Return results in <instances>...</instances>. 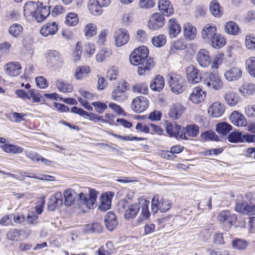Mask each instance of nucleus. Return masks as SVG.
Instances as JSON below:
<instances>
[{"mask_svg":"<svg viewBox=\"0 0 255 255\" xmlns=\"http://www.w3.org/2000/svg\"><path fill=\"white\" fill-rule=\"evenodd\" d=\"M118 76V70L116 67L113 66L107 72V78L110 81L115 80Z\"/></svg>","mask_w":255,"mask_h":255,"instance_id":"nucleus-63","label":"nucleus"},{"mask_svg":"<svg viewBox=\"0 0 255 255\" xmlns=\"http://www.w3.org/2000/svg\"><path fill=\"white\" fill-rule=\"evenodd\" d=\"M196 59L199 65L203 67H206L211 62L209 52L205 49H200L196 55Z\"/></svg>","mask_w":255,"mask_h":255,"instance_id":"nucleus-21","label":"nucleus"},{"mask_svg":"<svg viewBox=\"0 0 255 255\" xmlns=\"http://www.w3.org/2000/svg\"><path fill=\"white\" fill-rule=\"evenodd\" d=\"M218 219L221 224L230 227L236 221L237 216L229 210H224L219 214Z\"/></svg>","mask_w":255,"mask_h":255,"instance_id":"nucleus-11","label":"nucleus"},{"mask_svg":"<svg viewBox=\"0 0 255 255\" xmlns=\"http://www.w3.org/2000/svg\"><path fill=\"white\" fill-rule=\"evenodd\" d=\"M79 18L76 13L70 12L66 16L65 23L70 26H75L78 24Z\"/></svg>","mask_w":255,"mask_h":255,"instance_id":"nucleus-51","label":"nucleus"},{"mask_svg":"<svg viewBox=\"0 0 255 255\" xmlns=\"http://www.w3.org/2000/svg\"><path fill=\"white\" fill-rule=\"evenodd\" d=\"M3 150L7 153H19L23 151V148L20 146L13 144H5L2 147Z\"/></svg>","mask_w":255,"mask_h":255,"instance_id":"nucleus-50","label":"nucleus"},{"mask_svg":"<svg viewBox=\"0 0 255 255\" xmlns=\"http://www.w3.org/2000/svg\"><path fill=\"white\" fill-rule=\"evenodd\" d=\"M224 98L227 104L230 107L235 106L240 101L239 96L233 89H230L225 93Z\"/></svg>","mask_w":255,"mask_h":255,"instance_id":"nucleus-19","label":"nucleus"},{"mask_svg":"<svg viewBox=\"0 0 255 255\" xmlns=\"http://www.w3.org/2000/svg\"><path fill=\"white\" fill-rule=\"evenodd\" d=\"M132 90L133 92H138L139 93L145 94L147 93L148 87L144 83H139L132 87Z\"/></svg>","mask_w":255,"mask_h":255,"instance_id":"nucleus-59","label":"nucleus"},{"mask_svg":"<svg viewBox=\"0 0 255 255\" xmlns=\"http://www.w3.org/2000/svg\"><path fill=\"white\" fill-rule=\"evenodd\" d=\"M169 34L171 38H175L181 32V28L180 24L175 18L170 19L168 21Z\"/></svg>","mask_w":255,"mask_h":255,"instance_id":"nucleus-28","label":"nucleus"},{"mask_svg":"<svg viewBox=\"0 0 255 255\" xmlns=\"http://www.w3.org/2000/svg\"><path fill=\"white\" fill-rule=\"evenodd\" d=\"M203 82L204 84L210 89L219 90L223 87L222 80L217 73L207 74Z\"/></svg>","mask_w":255,"mask_h":255,"instance_id":"nucleus-4","label":"nucleus"},{"mask_svg":"<svg viewBox=\"0 0 255 255\" xmlns=\"http://www.w3.org/2000/svg\"><path fill=\"white\" fill-rule=\"evenodd\" d=\"M197 30L195 26L187 23L184 26V35L186 39L193 40L196 36Z\"/></svg>","mask_w":255,"mask_h":255,"instance_id":"nucleus-34","label":"nucleus"},{"mask_svg":"<svg viewBox=\"0 0 255 255\" xmlns=\"http://www.w3.org/2000/svg\"><path fill=\"white\" fill-rule=\"evenodd\" d=\"M128 88V84L126 82H124L121 85H119L112 92V99L119 103L125 101L128 98L126 91Z\"/></svg>","mask_w":255,"mask_h":255,"instance_id":"nucleus-8","label":"nucleus"},{"mask_svg":"<svg viewBox=\"0 0 255 255\" xmlns=\"http://www.w3.org/2000/svg\"><path fill=\"white\" fill-rule=\"evenodd\" d=\"M112 54V51L111 49L109 48L102 49L96 55V60L98 62H102Z\"/></svg>","mask_w":255,"mask_h":255,"instance_id":"nucleus-46","label":"nucleus"},{"mask_svg":"<svg viewBox=\"0 0 255 255\" xmlns=\"http://www.w3.org/2000/svg\"><path fill=\"white\" fill-rule=\"evenodd\" d=\"M165 23L164 15L160 13H155L150 18L148 22L149 29L156 30L162 27Z\"/></svg>","mask_w":255,"mask_h":255,"instance_id":"nucleus-12","label":"nucleus"},{"mask_svg":"<svg viewBox=\"0 0 255 255\" xmlns=\"http://www.w3.org/2000/svg\"><path fill=\"white\" fill-rule=\"evenodd\" d=\"M22 30V27L21 25L14 23L11 25L9 28V33L13 37L17 36Z\"/></svg>","mask_w":255,"mask_h":255,"instance_id":"nucleus-58","label":"nucleus"},{"mask_svg":"<svg viewBox=\"0 0 255 255\" xmlns=\"http://www.w3.org/2000/svg\"><path fill=\"white\" fill-rule=\"evenodd\" d=\"M229 141L232 143L240 142L243 141L242 133L239 131H234L231 132L228 136Z\"/></svg>","mask_w":255,"mask_h":255,"instance_id":"nucleus-54","label":"nucleus"},{"mask_svg":"<svg viewBox=\"0 0 255 255\" xmlns=\"http://www.w3.org/2000/svg\"><path fill=\"white\" fill-rule=\"evenodd\" d=\"M198 208L202 210H211L212 208V199L211 197L205 198L198 203Z\"/></svg>","mask_w":255,"mask_h":255,"instance_id":"nucleus-56","label":"nucleus"},{"mask_svg":"<svg viewBox=\"0 0 255 255\" xmlns=\"http://www.w3.org/2000/svg\"><path fill=\"white\" fill-rule=\"evenodd\" d=\"M104 221L107 229L111 231H113L118 225L117 217L112 212L107 213L105 216Z\"/></svg>","mask_w":255,"mask_h":255,"instance_id":"nucleus-30","label":"nucleus"},{"mask_svg":"<svg viewBox=\"0 0 255 255\" xmlns=\"http://www.w3.org/2000/svg\"><path fill=\"white\" fill-rule=\"evenodd\" d=\"M155 4L154 0H139L138 6L141 8H150L154 6Z\"/></svg>","mask_w":255,"mask_h":255,"instance_id":"nucleus-61","label":"nucleus"},{"mask_svg":"<svg viewBox=\"0 0 255 255\" xmlns=\"http://www.w3.org/2000/svg\"><path fill=\"white\" fill-rule=\"evenodd\" d=\"M46 61L51 63L52 65L55 66L58 64L61 61L59 53L55 50H49L46 55Z\"/></svg>","mask_w":255,"mask_h":255,"instance_id":"nucleus-35","label":"nucleus"},{"mask_svg":"<svg viewBox=\"0 0 255 255\" xmlns=\"http://www.w3.org/2000/svg\"><path fill=\"white\" fill-rule=\"evenodd\" d=\"M21 71V66L18 62H13L6 65V74L11 76H17Z\"/></svg>","mask_w":255,"mask_h":255,"instance_id":"nucleus-29","label":"nucleus"},{"mask_svg":"<svg viewBox=\"0 0 255 255\" xmlns=\"http://www.w3.org/2000/svg\"><path fill=\"white\" fill-rule=\"evenodd\" d=\"M232 245L234 249L243 251L249 246V242L245 240L236 239L232 242Z\"/></svg>","mask_w":255,"mask_h":255,"instance_id":"nucleus-43","label":"nucleus"},{"mask_svg":"<svg viewBox=\"0 0 255 255\" xmlns=\"http://www.w3.org/2000/svg\"><path fill=\"white\" fill-rule=\"evenodd\" d=\"M22 230L17 229H10L6 233L7 238L10 241H18L21 235Z\"/></svg>","mask_w":255,"mask_h":255,"instance_id":"nucleus-44","label":"nucleus"},{"mask_svg":"<svg viewBox=\"0 0 255 255\" xmlns=\"http://www.w3.org/2000/svg\"><path fill=\"white\" fill-rule=\"evenodd\" d=\"M186 48V45L183 39H177L172 42L170 48V52L173 53L176 50H183Z\"/></svg>","mask_w":255,"mask_h":255,"instance_id":"nucleus-48","label":"nucleus"},{"mask_svg":"<svg viewBox=\"0 0 255 255\" xmlns=\"http://www.w3.org/2000/svg\"><path fill=\"white\" fill-rule=\"evenodd\" d=\"M210 10L215 16L219 17L221 15L219 8V3L216 0H213L210 2Z\"/></svg>","mask_w":255,"mask_h":255,"instance_id":"nucleus-52","label":"nucleus"},{"mask_svg":"<svg viewBox=\"0 0 255 255\" xmlns=\"http://www.w3.org/2000/svg\"><path fill=\"white\" fill-rule=\"evenodd\" d=\"M240 91L244 96L252 95L255 91V85L253 84L244 85L240 88Z\"/></svg>","mask_w":255,"mask_h":255,"instance_id":"nucleus-55","label":"nucleus"},{"mask_svg":"<svg viewBox=\"0 0 255 255\" xmlns=\"http://www.w3.org/2000/svg\"><path fill=\"white\" fill-rule=\"evenodd\" d=\"M35 19L38 22H40L44 20L46 17L48 16L50 13V7L44 6L43 3L41 2L38 5L35 12Z\"/></svg>","mask_w":255,"mask_h":255,"instance_id":"nucleus-22","label":"nucleus"},{"mask_svg":"<svg viewBox=\"0 0 255 255\" xmlns=\"http://www.w3.org/2000/svg\"><path fill=\"white\" fill-rule=\"evenodd\" d=\"M215 48H220L226 43L224 38L220 34H216L208 43Z\"/></svg>","mask_w":255,"mask_h":255,"instance_id":"nucleus-40","label":"nucleus"},{"mask_svg":"<svg viewBox=\"0 0 255 255\" xmlns=\"http://www.w3.org/2000/svg\"><path fill=\"white\" fill-rule=\"evenodd\" d=\"M97 26L94 23H89L86 25L84 28L85 35L88 37H92L96 35Z\"/></svg>","mask_w":255,"mask_h":255,"instance_id":"nucleus-57","label":"nucleus"},{"mask_svg":"<svg viewBox=\"0 0 255 255\" xmlns=\"http://www.w3.org/2000/svg\"><path fill=\"white\" fill-rule=\"evenodd\" d=\"M166 79L170 88L174 93L179 94L183 91L184 79L180 75L174 73H169Z\"/></svg>","mask_w":255,"mask_h":255,"instance_id":"nucleus-3","label":"nucleus"},{"mask_svg":"<svg viewBox=\"0 0 255 255\" xmlns=\"http://www.w3.org/2000/svg\"><path fill=\"white\" fill-rule=\"evenodd\" d=\"M90 72V68L88 66H78L76 68L75 71V78L78 80H82L86 77Z\"/></svg>","mask_w":255,"mask_h":255,"instance_id":"nucleus-41","label":"nucleus"},{"mask_svg":"<svg viewBox=\"0 0 255 255\" xmlns=\"http://www.w3.org/2000/svg\"><path fill=\"white\" fill-rule=\"evenodd\" d=\"M166 42V37L163 34L154 36L152 39V43L156 47H161L164 46Z\"/></svg>","mask_w":255,"mask_h":255,"instance_id":"nucleus-49","label":"nucleus"},{"mask_svg":"<svg viewBox=\"0 0 255 255\" xmlns=\"http://www.w3.org/2000/svg\"><path fill=\"white\" fill-rule=\"evenodd\" d=\"M232 129V126L226 123H219L216 125V131L223 135H226Z\"/></svg>","mask_w":255,"mask_h":255,"instance_id":"nucleus-47","label":"nucleus"},{"mask_svg":"<svg viewBox=\"0 0 255 255\" xmlns=\"http://www.w3.org/2000/svg\"><path fill=\"white\" fill-rule=\"evenodd\" d=\"M231 122L236 126L242 127L246 125L247 121L245 117L238 111H234L230 116Z\"/></svg>","mask_w":255,"mask_h":255,"instance_id":"nucleus-32","label":"nucleus"},{"mask_svg":"<svg viewBox=\"0 0 255 255\" xmlns=\"http://www.w3.org/2000/svg\"><path fill=\"white\" fill-rule=\"evenodd\" d=\"M216 27L211 24L205 25L201 31V37L205 42L209 43L210 40L217 33Z\"/></svg>","mask_w":255,"mask_h":255,"instance_id":"nucleus-17","label":"nucleus"},{"mask_svg":"<svg viewBox=\"0 0 255 255\" xmlns=\"http://www.w3.org/2000/svg\"><path fill=\"white\" fill-rule=\"evenodd\" d=\"M206 93L200 87H195L190 96V100L194 104H199L203 102Z\"/></svg>","mask_w":255,"mask_h":255,"instance_id":"nucleus-23","label":"nucleus"},{"mask_svg":"<svg viewBox=\"0 0 255 255\" xmlns=\"http://www.w3.org/2000/svg\"><path fill=\"white\" fill-rule=\"evenodd\" d=\"M62 204V194L60 192H57L49 198L47 207L49 210L54 211Z\"/></svg>","mask_w":255,"mask_h":255,"instance_id":"nucleus-20","label":"nucleus"},{"mask_svg":"<svg viewBox=\"0 0 255 255\" xmlns=\"http://www.w3.org/2000/svg\"><path fill=\"white\" fill-rule=\"evenodd\" d=\"M148 107V100L144 96H138L134 98L131 104V109L136 113L144 111Z\"/></svg>","mask_w":255,"mask_h":255,"instance_id":"nucleus-10","label":"nucleus"},{"mask_svg":"<svg viewBox=\"0 0 255 255\" xmlns=\"http://www.w3.org/2000/svg\"><path fill=\"white\" fill-rule=\"evenodd\" d=\"M58 25L55 22H49L44 25L40 29V33L44 36L55 34L58 31Z\"/></svg>","mask_w":255,"mask_h":255,"instance_id":"nucleus-31","label":"nucleus"},{"mask_svg":"<svg viewBox=\"0 0 255 255\" xmlns=\"http://www.w3.org/2000/svg\"><path fill=\"white\" fill-rule=\"evenodd\" d=\"M114 195L113 193L109 192L101 196L100 198L101 204L99 207L100 210L105 211L110 209L111 205L112 199Z\"/></svg>","mask_w":255,"mask_h":255,"instance_id":"nucleus-27","label":"nucleus"},{"mask_svg":"<svg viewBox=\"0 0 255 255\" xmlns=\"http://www.w3.org/2000/svg\"><path fill=\"white\" fill-rule=\"evenodd\" d=\"M139 203L136 202L132 204L128 203V200L125 198L120 200L117 205V210L121 213H124L126 219L134 218L140 209Z\"/></svg>","mask_w":255,"mask_h":255,"instance_id":"nucleus-2","label":"nucleus"},{"mask_svg":"<svg viewBox=\"0 0 255 255\" xmlns=\"http://www.w3.org/2000/svg\"><path fill=\"white\" fill-rule=\"evenodd\" d=\"M246 67L248 68L250 74L255 77V57H250L246 61Z\"/></svg>","mask_w":255,"mask_h":255,"instance_id":"nucleus-53","label":"nucleus"},{"mask_svg":"<svg viewBox=\"0 0 255 255\" xmlns=\"http://www.w3.org/2000/svg\"><path fill=\"white\" fill-rule=\"evenodd\" d=\"M183 131L185 134L186 138H181L182 139H188L190 137H195L199 133V127L195 125H188L186 128L183 127Z\"/></svg>","mask_w":255,"mask_h":255,"instance_id":"nucleus-33","label":"nucleus"},{"mask_svg":"<svg viewBox=\"0 0 255 255\" xmlns=\"http://www.w3.org/2000/svg\"><path fill=\"white\" fill-rule=\"evenodd\" d=\"M55 85L59 91L63 93L72 92L73 89L71 85L64 83L60 80L56 81Z\"/></svg>","mask_w":255,"mask_h":255,"instance_id":"nucleus-45","label":"nucleus"},{"mask_svg":"<svg viewBox=\"0 0 255 255\" xmlns=\"http://www.w3.org/2000/svg\"><path fill=\"white\" fill-rule=\"evenodd\" d=\"M71 112L72 113L77 114L81 116H88L89 117L90 120L93 121L94 122H97L98 121H101L104 123H108V121L102 119V117L98 116L96 114L93 113H89L82 109L76 106H74L71 108Z\"/></svg>","mask_w":255,"mask_h":255,"instance_id":"nucleus-16","label":"nucleus"},{"mask_svg":"<svg viewBox=\"0 0 255 255\" xmlns=\"http://www.w3.org/2000/svg\"><path fill=\"white\" fill-rule=\"evenodd\" d=\"M92 105L95 107V111L99 114L103 113L107 108V106L105 103L100 102H93Z\"/></svg>","mask_w":255,"mask_h":255,"instance_id":"nucleus-62","label":"nucleus"},{"mask_svg":"<svg viewBox=\"0 0 255 255\" xmlns=\"http://www.w3.org/2000/svg\"><path fill=\"white\" fill-rule=\"evenodd\" d=\"M63 195L65 204L70 206L77 202L83 204L88 209H93L95 206L97 193L95 190L89 188L76 186L75 188H69L64 191Z\"/></svg>","mask_w":255,"mask_h":255,"instance_id":"nucleus-1","label":"nucleus"},{"mask_svg":"<svg viewBox=\"0 0 255 255\" xmlns=\"http://www.w3.org/2000/svg\"><path fill=\"white\" fill-rule=\"evenodd\" d=\"M235 210L240 213L248 216L255 215V206L250 205L242 197L237 198L236 201Z\"/></svg>","mask_w":255,"mask_h":255,"instance_id":"nucleus-5","label":"nucleus"},{"mask_svg":"<svg viewBox=\"0 0 255 255\" xmlns=\"http://www.w3.org/2000/svg\"><path fill=\"white\" fill-rule=\"evenodd\" d=\"M242 71L238 67H232L224 73L225 79L229 82L235 81L241 77Z\"/></svg>","mask_w":255,"mask_h":255,"instance_id":"nucleus-26","label":"nucleus"},{"mask_svg":"<svg viewBox=\"0 0 255 255\" xmlns=\"http://www.w3.org/2000/svg\"><path fill=\"white\" fill-rule=\"evenodd\" d=\"M166 131L170 136L175 137L176 138H186L183 127L177 125L175 123L165 122Z\"/></svg>","mask_w":255,"mask_h":255,"instance_id":"nucleus-9","label":"nucleus"},{"mask_svg":"<svg viewBox=\"0 0 255 255\" xmlns=\"http://www.w3.org/2000/svg\"><path fill=\"white\" fill-rule=\"evenodd\" d=\"M202 138L204 140H212L218 141L219 140L218 136L213 131H207L203 132L201 134Z\"/></svg>","mask_w":255,"mask_h":255,"instance_id":"nucleus-60","label":"nucleus"},{"mask_svg":"<svg viewBox=\"0 0 255 255\" xmlns=\"http://www.w3.org/2000/svg\"><path fill=\"white\" fill-rule=\"evenodd\" d=\"M140 206L141 207V212L143 218L145 219H147L150 216V213L148 210V205L149 202L142 197H139L138 199Z\"/></svg>","mask_w":255,"mask_h":255,"instance_id":"nucleus-42","label":"nucleus"},{"mask_svg":"<svg viewBox=\"0 0 255 255\" xmlns=\"http://www.w3.org/2000/svg\"><path fill=\"white\" fill-rule=\"evenodd\" d=\"M187 78L189 82L195 84L202 80L201 74L199 70L193 65L189 66L186 69Z\"/></svg>","mask_w":255,"mask_h":255,"instance_id":"nucleus-13","label":"nucleus"},{"mask_svg":"<svg viewBox=\"0 0 255 255\" xmlns=\"http://www.w3.org/2000/svg\"><path fill=\"white\" fill-rule=\"evenodd\" d=\"M246 45L248 49L255 50V37L247 35L246 37Z\"/></svg>","mask_w":255,"mask_h":255,"instance_id":"nucleus-64","label":"nucleus"},{"mask_svg":"<svg viewBox=\"0 0 255 255\" xmlns=\"http://www.w3.org/2000/svg\"><path fill=\"white\" fill-rule=\"evenodd\" d=\"M88 7L90 12L95 15H100L103 12L102 6L96 0H90Z\"/></svg>","mask_w":255,"mask_h":255,"instance_id":"nucleus-37","label":"nucleus"},{"mask_svg":"<svg viewBox=\"0 0 255 255\" xmlns=\"http://www.w3.org/2000/svg\"><path fill=\"white\" fill-rule=\"evenodd\" d=\"M225 31L230 35H237L240 33V28L237 23L229 21L226 23Z\"/></svg>","mask_w":255,"mask_h":255,"instance_id":"nucleus-39","label":"nucleus"},{"mask_svg":"<svg viewBox=\"0 0 255 255\" xmlns=\"http://www.w3.org/2000/svg\"><path fill=\"white\" fill-rule=\"evenodd\" d=\"M171 207V203L169 201H166L163 198H159L158 195H155L151 201V212L156 214L158 210L161 212L167 211Z\"/></svg>","mask_w":255,"mask_h":255,"instance_id":"nucleus-6","label":"nucleus"},{"mask_svg":"<svg viewBox=\"0 0 255 255\" xmlns=\"http://www.w3.org/2000/svg\"><path fill=\"white\" fill-rule=\"evenodd\" d=\"M114 37L115 45L117 47H121L127 43L129 36L126 29L120 28L115 32Z\"/></svg>","mask_w":255,"mask_h":255,"instance_id":"nucleus-14","label":"nucleus"},{"mask_svg":"<svg viewBox=\"0 0 255 255\" xmlns=\"http://www.w3.org/2000/svg\"><path fill=\"white\" fill-rule=\"evenodd\" d=\"M155 62L153 58L147 57L143 61L140 62L138 65L137 72L140 75H143L148 73L154 66Z\"/></svg>","mask_w":255,"mask_h":255,"instance_id":"nucleus-15","label":"nucleus"},{"mask_svg":"<svg viewBox=\"0 0 255 255\" xmlns=\"http://www.w3.org/2000/svg\"><path fill=\"white\" fill-rule=\"evenodd\" d=\"M148 49L145 46H140L130 54V62L133 65H138L142 61L148 57Z\"/></svg>","mask_w":255,"mask_h":255,"instance_id":"nucleus-7","label":"nucleus"},{"mask_svg":"<svg viewBox=\"0 0 255 255\" xmlns=\"http://www.w3.org/2000/svg\"><path fill=\"white\" fill-rule=\"evenodd\" d=\"M164 86V79L161 75H157L150 83L149 87L154 91H160Z\"/></svg>","mask_w":255,"mask_h":255,"instance_id":"nucleus-36","label":"nucleus"},{"mask_svg":"<svg viewBox=\"0 0 255 255\" xmlns=\"http://www.w3.org/2000/svg\"><path fill=\"white\" fill-rule=\"evenodd\" d=\"M158 8L161 14L169 16L174 13L173 7L168 0H159Z\"/></svg>","mask_w":255,"mask_h":255,"instance_id":"nucleus-24","label":"nucleus"},{"mask_svg":"<svg viewBox=\"0 0 255 255\" xmlns=\"http://www.w3.org/2000/svg\"><path fill=\"white\" fill-rule=\"evenodd\" d=\"M184 107L180 103H176L172 105L169 111V117L174 120L178 119L185 111Z\"/></svg>","mask_w":255,"mask_h":255,"instance_id":"nucleus-25","label":"nucleus"},{"mask_svg":"<svg viewBox=\"0 0 255 255\" xmlns=\"http://www.w3.org/2000/svg\"><path fill=\"white\" fill-rule=\"evenodd\" d=\"M225 106L219 102L213 103L208 108V113L213 118H219L225 112Z\"/></svg>","mask_w":255,"mask_h":255,"instance_id":"nucleus-18","label":"nucleus"},{"mask_svg":"<svg viewBox=\"0 0 255 255\" xmlns=\"http://www.w3.org/2000/svg\"><path fill=\"white\" fill-rule=\"evenodd\" d=\"M38 4L36 2L32 1H29L26 3L23 7L24 15H31L34 17L36 8L38 7Z\"/></svg>","mask_w":255,"mask_h":255,"instance_id":"nucleus-38","label":"nucleus"}]
</instances>
